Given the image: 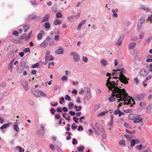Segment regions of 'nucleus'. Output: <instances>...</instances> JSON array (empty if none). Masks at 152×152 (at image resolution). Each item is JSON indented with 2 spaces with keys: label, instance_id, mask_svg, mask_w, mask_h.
I'll return each instance as SVG.
<instances>
[{
  "label": "nucleus",
  "instance_id": "obj_12",
  "mask_svg": "<svg viewBox=\"0 0 152 152\" xmlns=\"http://www.w3.org/2000/svg\"><path fill=\"white\" fill-rule=\"evenodd\" d=\"M21 83L25 90L26 91H28L29 89V88L28 86V83L27 82L25 81H23Z\"/></svg>",
  "mask_w": 152,
  "mask_h": 152
},
{
  "label": "nucleus",
  "instance_id": "obj_22",
  "mask_svg": "<svg viewBox=\"0 0 152 152\" xmlns=\"http://www.w3.org/2000/svg\"><path fill=\"white\" fill-rule=\"evenodd\" d=\"M142 121V118L140 117H137L136 118H135V119L133 121L134 122V123H138Z\"/></svg>",
  "mask_w": 152,
  "mask_h": 152
},
{
  "label": "nucleus",
  "instance_id": "obj_19",
  "mask_svg": "<svg viewBox=\"0 0 152 152\" xmlns=\"http://www.w3.org/2000/svg\"><path fill=\"white\" fill-rule=\"evenodd\" d=\"M101 63L103 67H105L107 64H109L107 63V62L105 59H102L101 61Z\"/></svg>",
  "mask_w": 152,
  "mask_h": 152
},
{
  "label": "nucleus",
  "instance_id": "obj_2",
  "mask_svg": "<svg viewBox=\"0 0 152 152\" xmlns=\"http://www.w3.org/2000/svg\"><path fill=\"white\" fill-rule=\"evenodd\" d=\"M112 95L113 96H111V97H109L108 98L110 102H114L115 100L116 99L115 97H114V96H115L116 98H117L115 96H114L113 95L112 93ZM129 96L130 97V99H129V100L128 101V102L127 101H126V102H125V99H124V100H122L121 101V100L120 101H118V99H117L118 102H120L121 101L122 102L123 101H124V105L130 104L131 105V106L132 107L133 106V104H135V101H134V100L133 99H131V97Z\"/></svg>",
  "mask_w": 152,
  "mask_h": 152
},
{
  "label": "nucleus",
  "instance_id": "obj_56",
  "mask_svg": "<svg viewBox=\"0 0 152 152\" xmlns=\"http://www.w3.org/2000/svg\"><path fill=\"white\" fill-rule=\"evenodd\" d=\"M69 113L71 116H74L75 114V112L73 111H70Z\"/></svg>",
  "mask_w": 152,
  "mask_h": 152
},
{
  "label": "nucleus",
  "instance_id": "obj_50",
  "mask_svg": "<svg viewBox=\"0 0 152 152\" xmlns=\"http://www.w3.org/2000/svg\"><path fill=\"white\" fill-rule=\"evenodd\" d=\"M61 79L63 81H66L67 79V77L66 76L64 75L61 77Z\"/></svg>",
  "mask_w": 152,
  "mask_h": 152
},
{
  "label": "nucleus",
  "instance_id": "obj_3",
  "mask_svg": "<svg viewBox=\"0 0 152 152\" xmlns=\"http://www.w3.org/2000/svg\"><path fill=\"white\" fill-rule=\"evenodd\" d=\"M117 70L120 71V74L119 75L120 78L118 79L120 80L121 82L124 84H127L128 82L127 80L126 77L123 74V73H125L124 68L118 69L116 70V71Z\"/></svg>",
  "mask_w": 152,
  "mask_h": 152
},
{
  "label": "nucleus",
  "instance_id": "obj_14",
  "mask_svg": "<svg viewBox=\"0 0 152 152\" xmlns=\"http://www.w3.org/2000/svg\"><path fill=\"white\" fill-rule=\"evenodd\" d=\"M137 44L135 42H132L129 44L128 45V48L130 50L132 49Z\"/></svg>",
  "mask_w": 152,
  "mask_h": 152
},
{
  "label": "nucleus",
  "instance_id": "obj_29",
  "mask_svg": "<svg viewBox=\"0 0 152 152\" xmlns=\"http://www.w3.org/2000/svg\"><path fill=\"white\" fill-rule=\"evenodd\" d=\"M144 33H145L144 31H142L141 32L139 37L140 39H142L143 38Z\"/></svg>",
  "mask_w": 152,
  "mask_h": 152
},
{
  "label": "nucleus",
  "instance_id": "obj_18",
  "mask_svg": "<svg viewBox=\"0 0 152 152\" xmlns=\"http://www.w3.org/2000/svg\"><path fill=\"white\" fill-rule=\"evenodd\" d=\"M122 41L123 38L120 37L115 43V45L118 47V46L121 45L122 44Z\"/></svg>",
  "mask_w": 152,
  "mask_h": 152
},
{
  "label": "nucleus",
  "instance_id": "obj_38",
  "mask_svg": "<svg viewBox=\"0 0 152 152\" xmlns=\"http://www.w3.org/2000/svg\"><path fill=\"white\" fill-rule=\"evenodd\" d=\"M56 17L57 18H59L62 17V15L61 13L60 12H58L56 14Z\"/></svg>",
  "mask_w": 152,
  "mask_h": 152
},
{
  "label": "nucleus",
  "instance_id": "obj_6",
  "mask_svg": "<svg viewBox=\"0 0 152 152\" xmlns=\"http://www.w3.org/2000/svg\"><path fill=\"white\" fill-rule=\"evenodd\" d=\"M70 55L73 56V59L75 62H78L80 60V56L78 53L75 52H72Z\"/></svg>",
  "mask_w": 152,
  "mask_h": 152
},
{
  "label": "nucleus",
  "instance_id": "obj_40",
  "mask_svg": "<svg viewBox=\"0 0 152 152\" xmlns=\"http://www.w3.org/2000/svg\"><path fill=\"white\" fill-rule=\"evenodd\" d=\"M86 97L87 99H90L91 97V93L86 94Z\"/></svg>",
  "mask_w": 152,
  "mask_h": 152
},
{
  "label": "nucleus",
  "instance_id": "obj_64",
  "mask_svg": "<svg viewBox=\"0 0 152 152\" xmlns=\"http://www.w3.org/2000/svg\"><path fill=\"white\" fill-rule=\"evenodd\" d=\"M57 150L58 152H64L59 147L57 148Z\"/></svg>",
  "mask_w": 152,
  "mask_h": 152
},
{
  "label": "nucleus",
  "instance_id": "obj_55",
  "mask_svg": "<svg viewBox=\"0 0 152 152\" xmlns=\"http://www.w3.org/2000/svg\"><path fill=\"white\" fill-rule=\"evenodd\" d=\"M75 125V123H73V125L72 126V128L73 130L75 129L77 127V125L74 126V125Z\"/></svg>",
  "mask_w": 152,
  "mask_h": 152
},
{
  "label": "nucleus",
  "instance_id": "obj_60",
  "mask_svg": "<svg viewBox=\"0 0 152 152\" xmlns=\"http://www.w3.org/2000/svg\"><path fill=\"white\" fill-rule=\"evenodd\" d=\"M152 77V76L151 75L147 77L145 80V82H146L148 80L150 79Z\"/></svg>",
  "mask_w": 152,
  "mask_h": 152
},
{
  "label": "nucleus",
  "instance_id": "obj_46",
  "mask_svg": "<svg viewBox=\"0 0 152 152\" xmlns=\"http://www.w3.org/2000/svg\"><path fill=\"white\" fill-rule=\"evenodd\" d=\"M77 141L75 138L73 139L72 143L73 145H77Z\"/></svg>",
  "mask_w": 152,
  "mask_h": 152
},
{
  "label": "nucleus",
  "instance_id": "obj_51",
  "mask_svg": "<svg viewBox=\"0 0 152 152\" xmlns=\"http://www.w3.org/2000/svg\"><path fill=\"white\" fill-rule=\"evenodd\" d=\"M12 34L13 35H15L16 36H18L19 33L18 32L16 31H14L13 32Z\"/></svg>",
  "mask_w": 152,
  "mask_h": 152
},
{
  "label": "nucleus",
  "instance_id": "obj_21",
  "mask_svg": "<svg viewBox=\"0 0 152 152\" xmlns=\"http://www.w3.org/2000/svg\"><path fill=\"white\" fill-rule=\"evenodd\" d=\"M143 97V95L142 94H140L137 96L135 98L136 101H139L142 99Z\"/></svg>",
  "mask_w": 152,
  "mask_h": 152
},
{
  "label": "nucleus",
  "instance_id": "obj_15",
  "mask_svg": "<svg viewBox=\"0 0 152 152\" xmlns=\"http://www.w3.org/2000/svg\"><path fill=\"white\" fill-rule=\"evenodd\" d=\"M50 17V15L49 14H47L45 15L41 21L42 23H44L45 22L47 21L48 20L49 18Z\"/></svg>",
  "mask_w": 152,
  "mask_h": 152
},
{
  "label": "nucleus",
  "instance_id": "obj_33",
  "mask_svg": "<svg viewBox=\"0 0 152 152\" xmlns=\"http://www.w3.org/2000/svg\"><path fill=\"white\" fill-rule=\"evenodd\" d=\"M125 140H122L119 142V144L122 146H124L125 145Z\"/></svg>",
  "mask_w": 152,
  "mask_h": 152
},
{
  "label": "nucleus",
  "instance_id": "obj_13",
  "mask_svg": "<svg viewBox=\"0 0 152 152\" xmlns=\"http://www.w3.org/2000/svg\"><path fill=\"white\" fill-rule=\"evenodd\" d=\"M59 49L56 51V53L58 54H62L64 52V50L62 48V47L61 46L58 47Z\"/></svg>",
  "mask_w": 152,
  "mask_h": 152
},
{
  "label": "nucleus",
  "instance_id": "obj_44",
  "mask_svg": "<svg viewBox=\"0 0 152 152\" xmlns=\"http://www.w3.org/2000/svg\"><path fill=\"white\" fill-rule=\"evenodd\" d=\"M23 52L24 53H27V52H30V49L29 48H25L23 50Z\"/></svg>",
  "mask_w": 152,
  "mask_h": 152
},
{
  "label": "nucleus",
  "instance_id": "obj_16",
  "mask_svg": "<svg viewBox=\"0 0 152 152\" xmlns=\"http://www.w3.org/2000/svg\"><path fill=\"white\" fill-rule=\"evenodd\" d=\"M139 143V140L137 139L133 140L131 142V146L132 147L134 146L136 144Z\"/></svg>",
  "mask_w": 152,
  "mask_h": 152
},
{
  "label": "nucleus",
  "instance_id": "obj_5",
  "mask_svg": "<svg viewBox=\"0 0 152 152\" xmlns=\"http://www.w3.org/2000/svg\"><path fill=\"white\" fill-rule=\"evenodd\" d=\"M51 39L50 37L49 36L46 37L44 40L41 44L40 45L43 48L46 47Z\"/></svg>",
  "mask_w": 152,
  "mask_h": 152
},
{
  "label": "nucleus",
  "instance_id": "obj_20",
  "mask_svg": "<svg viewBox=\"0 0 152 152\" xmlns=\"http://www.w3.org/2000/svg\"><path fill=\"white\" fill-rule=\"evenodd\" d=\"M114 113L115 115H117L118 114L119 116V117L121 116L122 115H124V113L121 112V111L117 110H115L114 111Z\"/></svg>",
  "mask_w": 152,
  "mask_h": 152
},
{
  "label": "nucleus",
  "instance_id": "obj_59",
  "mask_svg": "<svg viewBox=\"0 0 152 152\" xmlns=\"http://www.w3.org/2000/svg\"><path fill=\"white\" fill-rule=\"evenodd\" d=\"M4 119L1 117H0V123L2 124L4 123Z\"/></svg>",
  "mask_w": 152,
  "mask_h": 152
},
{
  "label": "nucleus",
  "instance_id": "obj_34",
  "mask_svg": "<svg viewBox=\"0 0 152 152\" xmlns=\"http://www.w3.org/2000/svg\"><path fill=\"white\" fill-rule=\"evenodd\" d=\"M16 148L19 149V152H24V149L21 147H19V146H17Z\"/></svg>",
  "mask_w": 152,
  "mask_h": 152
},
{
  "label": "nucleus",
  "instance_id": "obj_17",
  "mask_svg": "<svg viewBox=\"0 0 152 152\" xmlns=\"http://www.w3.org/2000/svg\"><path fill=\"white\" fill-rule=\"evenodd\" d=\"M62 23V21L61 20L58 19H56L54 20L53 23L55 25H60Z\"/></svg>",
  "mask_w": 152,
  "mask_h": 152
},
{
  "label": "nucleus",
  "instance_id": "obj_42",
  "mask_svg": "<svg viewBox=\"0 0 152 152\" xmlns=\"http://www.w3.org/2000/svg\"><path fill=\"white\" fill-rule=\"evenodd\" d=\"M142 26V25L138 24L137 28V30L138 31H139L140 30Z\"/></svg>",
  "mask_w": 152,
  "mask_h": 152
},
{
  "label": "nucleus",
  "instance_id": "obj_57",
  "mask_svg": "<svg viewBox=\"0 0 152 152\" xmlns=\"http://www.w3.org/2000/svg\"><path fill=\"white\" fill-rule=\"evenodd\" d=\"M96 92L97 94L99 95L101 93V90L99 89H97L96 90Z\"/></svg>",
  "mask_w": 152,
  "mask_h": 152
},
{
  "label": "nucleus",
  "instance_id": "obj_25",
  "mask_svg": "<svg viewBox=\"0 0 152 152\" xmlns=\"http://www.w3.org/2000/svg\"><path fill=\"white\" fill-rule=\"evenodd\" d=\"M17 68L18 69H17V72L19 74L22 73L23 70V68L19 66H18Z\"/></svg>",
  "mask_w": 152,
  "mask_h": 152
},
{
  "label": "nucleus",
  "instance_id": "obj_28",
  "mask_svg": "<svg viewBox=\"0 0 152 152\" xmlns=\"http://www.w3.org/2000/svg\"><path fill=\"white\" fill-rule=\"evenodd\" d=\"M128 118L129 119L131 120H134L135 116L134 115L131 114L129 115Z\"/></svg>",
  "mask_w": 152,
  "mask_h": 152
},
{
  "label": "nucleus",
  "instance_id": "obj_8",
  "mask_svg": "<svg viewBox=\"0 0 152 152\" xmlns=\"http://www.w3.org/2000/svg\"><path fill=\"white\" fill-rule=\"evenodd\" d=\"M67 18L69 21L73 22L77 20L78 17L77 16H71L67 17Z\"/></svg>",
  "mask_w": 152,
  "mask_h": 152
},
{
  "label": "nucleus",
  "instance_id": "obj_43",
  "mask_svg": "<svg viewBox=\"0 0 152 152\" xmlns=\"http://www.w3.org/2000/svg\"><path fill=\"white\" fill-rule=\"evenodd\" d=\"M39 65L38 63H36L35 64H33L32 66V67L33 68H35L38 67Z\"/></svg>",
  "mask_w": 152,
  "mask_h": 152
},
{
  "label": "nucleus",
  "instance_id": "obj_9",
  "mask_svg": "<svg viewBox=\"0 0 152 152\" xmlns=\"http://www.w3.org/2000/svg\"><path fill=\"white\" fill-rule=\"evenodd\" d=\"M14 60V58L11 60L8 65V69L11 72H12L13 71V63Z\"/></svg>",
  "mask_w": 152,
  "mask_h": 152
},
{
  "label": "nucleus",
  "instance_id": "obj_26",
  "mask_svg": "<svg viewBox=\"0 0 152 152\" xmlns=\"http://www.w3.org/2000/svg\"><path fill=\"white\" fill-rule=\"evenodd\" d=\"M145 21V19L144 18V17H142L139 20L138 24L142 25Z\"/></svg>",
  "mask_w": 152,
  "mask_h": 152
},
{
  "label": "nucleus",
  "instance_id": "obj_11",
  "mask_svg": "<svg viewBox=\"0 0 152 152\" xmlns=\"http://www.w3.org/2000/svg\"><path fill=\"white\" fill-rule=\"evenodd\" d=\"M148 74V72L145 69H142L140 72V74L143 76H146Z\"/></svg>",
  "mask_w": 152,
  "mask_h": 152
},
{
  "label": "nucleus",
  "instance_id": "obj_41",
  "mask_svg": "<svg viewBox=\"0 0 152 152\" xmlns=\"http://www.w3.org/2000/svg\"><path fill=\"white\" fill-rule=\"evenodd\" d=\"M107 113V112L106 111H103L102 112L100 113L98 115V116H102L103 115H105V114Z\"/></svg>",
  "mask_w": 152,
  "mask_h": 152
},
{
  "label": "nucleus",
  "instance_id": "obj_10",
  "mask_svg": "<svg viewBox=\"0 0 152 152\" xmlns=\"http://www.w3.org/2000/svg\"><path fill=\"white\" fill-rule=\"evenodd\" d=\"M37 18H40V16H37L34 14L30 15L28 16V19L29 20H35Z\"/></svg>",
  "mask_w": 152,
  "mask_h": 152
},
{
  "label": "nucleus",
  "instance_id": "obj_7",
  "mask_svg": "<svg viewBox=\"0 0 152 152\" xmlns=\"http://www.w3.org/2000/svg\"><path fill=\"white\" fill-rule=\"evenodd\" d=\"M95 125L97 129L99 130L102 133H105V131L103 127L99 123L96 122Z\"/></svg>",
  "mask_w": 152,
  "mask_h": 152
},
{
  "label": "nucleus",
  "instance_id": "obj_61",
  "mask_svg": "<svg viewBox=\"0 0 152 152\" xmlns=\"http://www.w3.org/2000/svg\"><path fill=\"white\" fill-rule=\"evenodd\" d=\"M83 61L85 62H87L88 61V58L86 56H83Z\"/></svg>",
  "mask_w": 152,
  "mask_h": 152
},
{
  "label": "nucleus",
  "instance_id": "obj_58",
  "mask_svg": "<svg viewBox=\"0 0 152 152\" xmlns=\"http://www.w3.org/2000/svg\"><path fill=\"white\" fill-rule=\"evenodd\" d=\"M62 111H64L65 112H67L68 110V109L66 107H63L62 108Z\"/></svg>",
  "mask_w": 152,
  "mask_h": 152
},
{
  "label": "nucleus",
  "instance_id": "obj_62",
  "mask_svg": "<svg viewBox=\"0 0 152 152\" xmlns=\"http://www.w3.org/2000/svg\"><path fill=\"white\" fill-rule=\"evenodd\" d=\"M37 72V71L36 70H33L31 71V74L32 75H35L36 74Z\"/></svg>",
  "mask_w": 152,
  "mask_h": 152
},
{
  "label": "nucleus",
  "instance_id": "obj_4",
  "mask_svg": "<svg viewBox=\"0 0 152 152\" xmlns=\"http://www.w3.org/2000/svg\"><path fill=\"white\" fill-rule=\"evenodd\" d=\"M34 95L36 97H40L41 96H46V94L44 92L42 91L37 90H34L32 92Z\"/></svg>",
  "mask_w": 152,
  "mask_h": 152
},
{
  "label": "nucleus",
  "instance_id": "obj_53",
  "mask_svg": "<svg viewBox=\"0 0 152 152\" xmlns=\"http://www.w3.org/2000/svg\"><path fill=\"white\" fill-rule=\"evenodd\" d=\"M39 132L40 134H43L45 133V131L44 129H41L39 131Z\"/></svg>",
  "mask_w": 152,
  "mask_h": 152
},
{
  "label": "nucleus",
  "instance_id": "obj_36",
  "mask_svg": "<svg viewBox=\"0 0 152 152\" xmlns=\"http://www.w3.org/2000/svg\"><path fill=\"white\" fill-rule=\"evenodd\" d=\"M42 35L41 33H39L37 36L38 39L40 40L42 39Z\"/></svg>",
  "mask_w": 152,
  "mask_h": 152
},
{
  "label": "nucleus",
  "instance_id": "obj_24",
  "mask_svg": "<svg viewBox=\"0 0 152 152\" xmlns=\"http://www.w3.org/2000/svg\"><path fill=\"white\" fill-rule=\"evenodd\" d=\"M50 53V52L49 50H47L46 51L45 53V59H49Z\"/></svg>",
  "mask_w": 152,
  "mask_h": 152
},
{
  "label": "nucleus",
  "instance_id": "obj_27",
  "mask_svg": "<svg viewBox=\"0 0 152 152\" xmlns=\"http://www.w3.org/2000/svg\"><path fill=\"white\" fill-rule=\"evenodd\" d=\"M30 26L28 24H26L23 26V28L25 32H26L27 30L29 28Z\"/></svg>",
  "mask_w": 152,
  "mask_h": 152
},
{
  "label": "nucleus",
  "instance_id": "obj_23",
  "mask_svg": "<svg viewBox=\"0 0 152 152\" xmlns=\"http://www.w3.org/2000/svg\"><path fill=\"white\" fill-rule=\"evenodd\" d=\"M10 125L8 124H4L0 127V129L3 130V129L7 128L9 127Z\"/></svg>",
  "mask_w": 152,
  "mask_h": 152
},
{
  "label": "nucleus",
  "instance_id": "obj_37",
  "mask_svg": "<svg viewBox=\"0 0 152 152\" xmlns=\"http://www.w3.org/2000/svg\"><path fill=\"white\" fill-rule=\"evenodd\" d=\"M131 40L132 41H135L138 39V37L137 36H134L131 38Z\"/></svg>",
  "mask_w": 152,
  "mask_h": 152
},
{
  "label": "nucleus",
  "instance_id": "obj_30",
  "mask_svg": "<svg viewBox=\"0 0 152 152\" xmlns=\"http://www.w3.org/2000/svg\"><path fill=\"white\" fill-rule=\"evenodd\" d=\"M84 149V146H81L79 148H78L77 150L79 152H82Z\"/></svg>",
  "mask_w": 152,
  "mask_h": 152
},
{
  "label": "nucleus",
  "instance_id": "obj_48",
  "mask_svg": "<svg viewBox=\"0 0 152 152\" xmlns=\"http://www.w3.org/2000/svg\"><path fill=\"white\" fill-rule=\"evenodd\" d=\"M14 129L16 131H18L19 129L18 126L17 125H15L14 126Z\"/></svg>",
  "mask_w": 152,
  "mask_h": 152
},
{
  "label": "nucleus",
  "instance_id": "obj_39",
  "mask_svg": "<svg viewBox=\"0 0 152 152\" xmlns=\"http://www.w3.org/2000/svg\"><path fill=\"white\" fill-rule=\"evenodd\" d=\"M60 37L58 35H55L54 39L56 41H58Z\"/></svg>",
  "mask_w": 152,
  "mask_h": 152
},
{
  "label": "nucleus",
  "instance_id": "obj_1",
  "mask_svg": "<svg viewBox=\"0 0 152 152\" xmlns=\"http://www.w3.org/2000/svg\"><path fill=\"white\" fill-rule=\"evenodd\" d=\"M111 77L108 79L106 84L109 89L112 91L113 95L115 96L117 98L118 101L125 99V102L128 101L130 99L124 89H121L118 88V83L115 84L114 81L111 82L110 80Z\"/></svg>",
  "mask_w": 152,
  "mask_h": 152
},
{
  "label": "nucleus",
  "instance_id": "obj_52",
  "mask_svg": "<svg viewBox=\"0 0 152 152\" xmlns=\"http://www.w3.org/2000/svg\"><path fill=\"white\" fill-rule=\"evenodd\" d=\"M56 111L58 112H62V107H58L56 109Z\"/></svg>",
  "mask_w": 152,
  "mask_h": 152
},
{
  "label": "nucleus",
  "instance_id": "obj_45",
  "mask_svg": "<svg viewBox=\"0 0 152 152\" xmlns=\"http://www.w3.org/2000/svg\"><path fill=\"white\" fill-rule=\"evenodd\" d=\"M136 148H137L139 150H141L142 149V145L141 144L139 145L136 146L135 147Z\"/></svg>",
  "mask_w": 152,
  "mask_h": 152
},
{
  "label": "nucleus",
  "instance_id": "obj_35",
  "mask_svg": "<svg viewBox=\"0 0 152 152\" xmlns=\"http://www.w3.org/2000/svg\"><path fill=\"white\" fill-rule=\"evenodd\" d=\"M65 98L66 100L70 101L71 100V97L68 95H66Z\"/></svg>",
  "mask_w": 152,
  "mask_h": 152
},
{
  "label": "nucleus",
  "instance_id": "obj_49",
  "mask_svg": "<svg viewBox=\"0 0 152 152\" xmlns=\"http://www.w3.org/2000/svg\"><path fill=\"white\" fill-rule=\"evenodd\" d=\"M30 3L33 5H37V3L35 0H32L30 1Z\"/></svg>",
  "mask_w": 152,
  "mask_h": 152
},
{
  "label": "nucleus",
  "instance_id": "obj_32",
  "mask_svg": "<svg viewBox=\"0 0 152 152\" xmlns=\"http://www.w3.org/2000/svg\"><path fill=\"white\" fill-rule=\"evenodd\" d=\"M74 106V104L72 103H70L68 104V107L70 110L72 109Z\"/></svg>",
  "mask_w": 152,
  "mask_h": 152
},
{
  "label": "nucleus",
  "instance_id": "obj_31",
  "mask_svg": "<svg viewBox=\"0 0 152 152\" xmlns=\"http://www.w3.org/2000/svg\"><path fill=\"white\" fill-rule=\"evenodd\" d=\"M44 26L46 28L48 29L50 28V23L48 22L45 23L44 24Z\"/></svg>",
  "mask_w": 152,
  "mask_h": 152
},
{
  "label": "nucleus",
  "instance_id": "obj_47",
  "mask_svg": "<svg viewBox=\"0 0 152 152\" xmlns=\"http://www.w3.org/2000/svg\"><path fill=\"white\" fill-rule=\"evenodd\" d=\"M84 88L86 90L87 94L91 93V90L88 87H85Z\"/></svg>",
  "mask_w": 152,
  "mask_h": 152
},
{
  "label": "nucleus",
  "instance_id": "obj_54",
  "mask_svg": "<svg viewBox=\"0 0 152 152\" xmlns=\"http://www.w3.org/2000/svg\"><path fill=\"white\" fill-rule=\"evenodd\" d=\"M27 34L26 33H24V34H22L21 36L20 37L22 39H24V38H25L26 36H27Z\"/></svg>",
  "mask_w": 152,
  "mask_h": 152
},
{
  "label": "nucleus",
  "instance_id": "obj_63",
  "mask_svg": "<svg viewBox=\"0 0 152 152\" xmlns=\"http://www.w3.org/2000/svg\"><path fill=\"white\" fill-rule=\"evenodd\" d=\"M61 116L59 114H56L55 115V118L56 119H58L60 118Z\"/></svg>",
  "mask_w": 152,
  "mask_h": 152
}]
</instances>
